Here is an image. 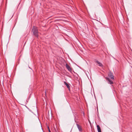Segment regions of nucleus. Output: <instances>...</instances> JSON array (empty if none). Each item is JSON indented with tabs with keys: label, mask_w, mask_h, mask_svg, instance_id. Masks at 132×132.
<instances>
[{
	"label": "nucleus",
	"mask_w": 132,
	"mask_h": 132,
	"mask_svg": "<svg viewBox=\"0 0 132 132\" xmlns=\"http://www.w3.org/2000/svg\"><path fill=\"white\" fill-rule=\"evenodd\" d=\"M65 67L66 68L68 69L69 71L70 72H71L72 71V68L67 63L66 64Z\"/></svg>",
	"instance_id": "obj_4"
},
{
	"label": "nucleus",
	"mask_w": 132,
	"mask_h": 132,
	"mask_svg": "<svg viewBox=\"0 0 132 132\" xmlns=\"http://www.w3.org/2000/svg\"><path fill=\"white\" fill-rule=\"evenodd\" d=\"M97 127L98 132H101V129L99 126L98 125H97Z\"/></svg>",
	"instance_id": "obj_8"
},
{
	"label": "nucleus",
	"mask_w": 132,
	"mask_h": 132,
	"mask_svg": "<svg viewBox=\"0 0 132 132\" xmlns=\"http://www.w3.org/2000/svg\"><path fill=\"white\" fill-rule=\"evenodd\" d=\"M64 84L66 86L67 88L69 90H70V86L69 85V84H67L66 82L64 81Z\"/></svg>",
	"instance_id": "obj_7"
},
{
	"label": "nucleus",
	"mask_w": 132,
	"mask_h": 132,
	"mask_svg": "<svg viewBox=\"0 0 132 132\" xmlns=\"http://www.w3.org/2000/svg\"><path fill=\"white\" fill-rule=\"evenodd\" d=\"M76 125L77 127L78 128L79 131H80L81 132L82 131V130L81 127V126H80L77 123H76Z\"/></svg>",
	"instance_id": "obj_5"
},
{
	"label": "nucleus",
	"mask_w": 132,
	"mask_h": 132,
	"mask_svg": "<svg viewBox=\"0 0 132 132\" xmlns=\"http://www.w3.org/2000/svg\"><path fill=\"white\" fill-rule=\"evenodd\" d=\"M48 130L49 132H51V131L50 130V128L48 126Z\"/></svg>",
	"instance_id": "obj_9"
},
{
	"label": "nucleus",
	"mask_w": 132,
	"mask_h": 132,
	"mask_svg": "<svg viewBox=\"0 0 132 132\" xmlns=\"http://www.w3.org/2000/svg\"><path fill=\"white\" fill-rule=\"evenodd\" d=\"M95 62L96 63L98 64V65L100 67H103L102 64L100 63V62L98 61H95Z\"/></svg>",
	"instance_id": "obj_6"
},
{
	"label": "nucleus",
	"mask_w": 132,
	"mask_h": 132,
	"mask_svg": "<svg viewBox=\"0 0 132 132\" xmlns=\"http://www.w3.org/2000/svg\"><path fill=\"white\" fill-rule=\"evenodd\" d=\"M108 77L109 78H110L111 79L114 80V76L113 75L112 73L111 72H110L108 75Z\"/></svg>",
	"instance_id": "obj_3"
},
{
	"label": "nucleus",
	"mask_w": 132,
	"mask_h": 132,
	"mask_svg": "<svg viewBox=\"0 0 132 132\" xmlns=\"http://www.w3.org/2000/svg\"><path fill=\"white\" fill-rule=\"evenodd\" d=\"M32 31L33 33V34L36 37H38V31L37 27L34 26L32 30Z\"/></svg>",
	"instance_id": "obj_1"
},
{
	"label": "nucleus",
	"mask_w": 132,
	"mask_h": 132,
	"mask_svg": "<svg viewBox=\"0 0 132 132\" xmlns=\"http://www.w3.org/2000/svg\"><path fill=\"white\" fill-rule=\"evenodd\" d=\"M105 79L109 84H113V81L108 77H106Z\"/></svg>",
	"instance_id": "obj_2"
}]
</instances>
